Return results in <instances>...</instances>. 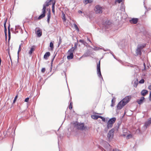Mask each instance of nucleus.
I'll return each instance as SVG.
<instances>
[{"mask_svg": "<svg viewBox=\"0 0 151 151\" xmlns=\"http://www.w3.org/2000/svg\"><path fill=\"white\" fill-rule=\"evenodd\" d=\"M53 0H47L46 1L45 3V4H43V7L42 10V14L38 18V19H41L45 17L46 12L45 11L46 6H47L49 5H50L51 4V2H52V3Z\"/></svg>", "mask_w": 151, "mask_h": 151, "instance_id": "f257e3e1", "label": "nucleus"}, {"mask_svg": "<svg viewBox=\"0 0 151 151\" xmlns=\"http://www.w3.org/2000/svg\"><path fill=\"white\" fill-rule=\"evenodd\" d=\"M73 124L74 127L79 130H83L86 128L83 123H80L76 122H74Z\"/></svg>", "mask_w": 151, "mask_h": 151, "instance_id": "f03ea898", "label": "nucleus"}, {"mask_svg": "<svg viewBox=\"0 0 151 151\" xmlns=\"http://www.w3.org/2000/svg\"><path fill=\"white\" fill-rule=\"evenodd\" d=\"M116 119L115 117H113L110 119L107 123V127L108 129L111 128L113 124L115 122Z\"/></svg>", "mask_w": 151, "mask_h": 151, "instance_id": "7ed1b4c3", "label": "nucleus"}, {"mask_svg": "<svg viewBox=\"0 0 151 151\" xmlns=\"http://www.w3.org/2000/svg\"><path fill=\"white\" fill-rule=\"evenodd\" d=\"M94 10L96 14H101L103 12V8L99 5L95 6Z\"/></svg>", "mask_w": 151, "mask_h": 151, "instance_id": "20e7f679", "label": "nucleus"}, {"mask_svg": "<svg viewBox=\"0 0 151 151\" xmlns=\"http://www.w3.org/2000/svg\"><path fill=\"white\" fill-rule=\"evenodd\" d=\"M114 128L111 129L109 132L107 134V137L109 139H112L114 134Z\"/></svg>", "mask_w": 151, "mask_h": 151, "instance_id": "39448f33", "label": "nucleus"}, {"mask_svg": "<svg viewBox=\"0 0 151 151\" xmlns=\"http://www.w3.org/2000/svg\"><path fill=\"white\" fill-rule=\"evenodd\" d=\"M97 71L98 76L100 77H101L102 79L103 80L100 70V61H99V63L97 65Z\"/></svg>", "mask_w": 151, "mask_h": 151, "instance_id": "423d86ee", "label": "nucleus"}, {"mask_svg": "<svg viewBox=\"0 0 151 151\" xmlns=\"http://www.w3.org/2000/svg\"><path fill=\"white\" fill-rule=\"evenodd\" d=\"M131 97L129 96H127L125 97L121 101L123 103L125 104V105L129 101Z\"/></svg>", "mask_w": 151, "mask_h": 151, "instance_id": "0eeeda50", "label": "nucleus"}, {"mask_svg": "<svg viewBox=\"0 0 151 151\" xmlns=\"http://www.w3.org/2000/svg\"><path fill=\"white\" fill-rule=\"evenodd\" d=\"M125 105V104L123 103L122 101H120L117 106V109H121Z\"/></svg>", "mask_w": 151, "mask_h": 151, "instance_id": "6e6552de", "label": "nucleus"}, {"mask_svg": "<svg viewBox=\"0 0 151 151\" xmlns=\"http://www.w3.org/2000/svg\"><path fill=\"white\" fill-rule=\"evenodd\" d=\"M68 53L69 54L67 56V58L68 60H71L73 59V52H69Z\"/></svg>", "mask_w": 151, "mask_h": 151, "instance_id": "1a4fd4ad", "label": "nucleus"}, {"mask_svg": "<svg viewBox=\"0 0 151 151\" xmlns=\"http://www.w3.org/2000/svg\"><path fill=\"white\" fill-rule=\"evenodd\" d=\"M138 19L137 18H132L129 21L130 22L133 24H136L137 23Z\"/></svg>", "mask_w": 151, "mask_h": 151, "instance_id": "9d476101", "label": "nucleus"}, {"mask_svg": "<svg viewBox=\"0 0 151 151\" xmlns=\"http://www.w3.org/2000/svg\"><path fill=\"white\" fill-rule=\"evenodd\" d=\"M142 65H143V68H141L140 69V70H141L142 71H144L148 69L149 68V66H148L146 67L145 66V63H144Z\"/></svg>", "mask_w": 151, "mask_h": 151, "instance_id": "9b49d317", "label": "nucleus"}, {"mask_svg": "<svg viewBox=\"0 0 151 151\" xmlns=\"http://www.w3.org/2000/svg\"><path fill=\"white\" fill-rule=\"evenodd\" d=\"M50 55V52H47L45 54L44 56V58L45 60H47Z\"/></svg>", "mask_w": 151, "mask_h": 151, "instance_id": "f8f14e48", "label": "nucleus"}, {"mask_svg": "<svg viewBox=\"0 0 151 151\" xmlns=\"http://www.w3.org/2000/svg\"><path fill=\"white\" fill-rule=\"evenodd\" d=\"M150 124L148 121L146 122L145 123V124L143 126L144 129L145 130L146 129L147 127H148Z\"/></svg>", "mask_w": 151, "mask_h": 151, "instance_id": "ddd939ff", "label": "nucleus"}, {"mask_svg": "<svg viewBox=\"0 0 151 151\" xmlns=\"http://www.w3.org/2000/svg\"><path fill=\"white\" fill-rule=\"evenodd\" d=\"M90 51L89 50H88L83 55V56L80 58L83 57H86L88 56L89 55Z\"/></svg>", "mask_w": 151, "mask_h": 151, "instance_id": "4468645a", "label": "nucleus"}, {"mask_svg": "<svg viewBox=\"0 0 151 151\" xmlns=\"http://www.w3.org/2000/svg\"><path fill=\"white\" fill-rule=\"evenodd\" d=\"M144 99H145V98L144 97H143V96L139 100H138L137 102H138V104H142V103Z\"/></svg>", "mask_w": 151, "mask_h": 151, "instance_id": "2eb2a0df", "label": "nucleus"}, {"mask_svg": "<svg viewBox=\"0 0 151 151\" xmlns=\"http://www.w3.org/2000/svg\"><path fill=\"white\" fill-rule=\"evenodd\" d=\"M142 95L144 96L148 93V91L146 90H143L141 92Z\"/></svg>", "mask_w": 151, "mask_h": 151, "instance_id": "dca6fc26", "label": "nucleus"}, {"mask_svg": "<svg viewBox=\"0 0 151 151\" xmlns=\"http://www.w3.org/2000/svg\"><path fill=\"white\" fill-rule=\"evenodd\" d=\"M145 45H146L145 44L140 45H137V47L141 50L145 46Z\"/></svg>", "mask_w": 151, "mask_h": 151, "instance_id": "f3484780", "label": "nucleus"}, {"mask_svg": "<svg viewBox=\"0 0 151 151\" xmlns=\"http://www.w3.org/2000/svg\"><path fill=\"white\" fill-rule=\"evenodd\" d=\"M36 34L37 37H40L42 35V32L40 30H38L36 32Z\"/></svg>", "mask_w": 151, "mask_h": 151, "instance_id": "a211bd4d", "label": "nucleus"}, {"mask_svg": "<svg viewBox=\"0 0 151 151\" xmlns=\"http://www.w3.org/2000/svg\"><path fill=\"white\" fill-rule=\"evenodd\" d=\"M141 50L140 49L137 47L136 51V54L137 55H141Z\"/></svg>", "mask_w": 151, "mask_h": 151, "instance_id": "6ab92c4d", "label": "nucleus"}, {"mask_svg": "<svg viewBox=\"0 0 151 151\" xmlns=\"http://www.w3.org/2000/svg\"><path fill=\"white\" fill-rule=\"evenodd\" d=\"M35 46H33L30 48V50L29 52V55H31L32 52L35 50Z\"/></svg>", "mask_w": 151, "mask_h": 151, "instance_id": "aec40b11", "label": "nucleus"}, {"mask_svg": "<svg viewBox=\"0 0 151 151\" xmlns=\"http://www.w3.org/2000/svg\"><path fill=\"white\" fill-rule=\"evenodd\" d=\"M76 44H75L74 47H72L69 50V52H73L74 51L76 48Z\"/></svg>", "mask_w": 151, "mask_h": 151, "instance_id": "412c9836", "label": "nucleus"}, {"mask_svg": "<svg viewBox=\"0 0 151 151\" xmlns=\"http://www.w3.org/2000/svg\"><path fill=\"white\" fill-rule=\"evenodd\" d=\"M10 24L9 25L8 28V37H9V39L8 40H9L10 39V37H11V33L10 32Z\"/></svg>", "mask_w": 151, "mask_h": 151, "instance_id": "4be33fe9", "label": "nucleus"}, {"mask_svg": "<svg viewBox=\"0 0 151 151\" xmlns=\"http://www.w3.org/2000/svg\"><path fill=\"white\" fill-rule=\"evenodd\" d=\"M138 79H137L135 80L134 82L133 86L135 87H137L138 84Z\"/></svg>", "mask_w": 151, "mask_h": 151, "instance_id": "5701e85b", "label": "nucleus"}, {"mask_svg": "<svg viewBox=\"0 0 151 151\" xmlns=\"http://www.w3.org/2000/svg\"><path fill=\"white\" fill-rule=\"evenodd\" d=\"M93 0H86L84 1L83 2L85 4H87L88 3H92Z\"/></svg>", "mask_w": 151, "mask_h": 151, "instance_id": "b1692460", "label": "nucleus"}, {"mask_svg": "<svg viewBox=\"0 0 151 151\" xmlns=\"http://www.w3.org/2000/svg\"><path fill=\"white\" fill-rule=\"evenodd\" d=\"M55 1H54L52 4V11L53 13L54 14L55 13Z\"/></svg>", "mask_w": 151, "mask_h": 151, "instance_id": "393cba45", "label": "nucleus"}, {"mask_svg": "<svg viewBox=\"0 0 151 151\" xmlns=\"http://www.w3.org/2000/svg\"><path fill=\"white\" fill-rule=\"evenodd\" d=\"M120 9L122 11H125V6L124 4H121Z\"/></svg>", "mask_w": 151, "mask_h": 151, "instance_id": "a878e982", "label": "nucleus"}, {"mask_svg": "<svg viewBox=\"0 0 151 151\" xmlns=\"http://www.w3.org/2000/svg\"><path fill=\"white\" fill-rule=\"evenodd\" d=\"M103 50L104 51H109V52L112 54V55H113V56L115 58V56L114 55V54H113L112 52L109 49H103Z\"/></svg>", "mask_w": 151, "mask_h": 151, "instance_id": "bb28decb", "label": "nucleus"}, {"mask_svg": "<svg viewBox=\"0 0 151 151\" xmlns=\"http://www.w3.org/2000/svg\"><path fill=\"white\" fill-rule=\"evenodd\" d=\"M56 55V54L53 57V58L52 59V60L51 61V67H50V68L51 69L52 68L53 62V60H54V59H55V58Z\"/></svg>", "mask_w": 151, "mask_h": 151, "instance_id": "cd10ccee", "label": "nucleus"}, {"mask_svg": "<svg viewBox=\"0 0 151 151\" xmlns=\"http://www.w3.org/2000/svg\"><path fill=\"white\" fill-rule=\"evenodd\" d=\"M103 49V48H102L100 47H95L94 48H93V49L95 50V51H96L98 50H99L101 49Z\"/></svg>", "mask_w": 151, "mask_h": 151, "instance_id": "c85d7f7f", "label": "nucleus"}, {"mask_svg": "<svg viewBox=\"0 0 151 151\" xmlns=\"http://www.w3.org/2000/svg\"><path fill=\"white\" fill-rule=\"evenodd\" d=\"M61 42H62V40H61V37H60L59 38V42H58V47H59L60 46V44H61Z\"/></svg>", "mask_w": 151, "mask_h": 151, "instance_id": "c756f323", "label": "nucleus"}, {"mask_svg": "<svg viewBox=\"0 0 151 151\" xmlns=\"http://www.w3.org/2000/svg\"><path fill=\"white\" fill-rule=\"evenodd\" d=\"M4 33L5 34V36H6V38H7V29L6 27H4Z\"/></svg>", "mask_w": 151, "mask_h": 151, "instance_id": "7c9ffc66", "label": "nucleus"}, {"mask_svg": "<svg viewBox=\"0 0 151 151\" xmlns=\"http://www.w3.org/2000/svg\"><path fill=\"white\" fill-rule=\"evenodd\" d=\"M99 117H100V116H99L94 115L93 116V118L94 119H97L98 118H99Z\"/></svg>", "mask_w": 151, "mask_h": 151, "instance_id": "2f4dec72", "label": "nucleus"}, {"mask_svg": "<svg viewBox=\"0 0 151 151\" xmlns=\"http://www.w3.org/2000/svg\"><path fill=\"white\" fill-rule=\"evenodd\" d=\"M47 19H50L51 17V13H50V11L48 13L47 15Z\"/></svg>", "mask_w": 151, "mask_h": 151, "instance_id": "473e14b6", "label": "nucleus"}, {"mask_svg": "<svg viewBox=\"0 0 151 151\" xmlns=\"http://www.w3.org/2000/svg\"><path fill=\"white\" fill-rule=\"evenodd\" d=\"M15 135V132L14 131V132H12V133H11V135H10V136L12 137H13Z\"/></svg>", "mask_w": 151, "mask_h": 151, "instance_id": "72a5a7b5", "label": "nucleus"}, {"mask_svg": "<svg viewBox=\"0 0 151 151\" xmlns=\"http://www.w3.org/2000/svg\"><path fill=\"white\" fill-rule=\"evenodd\" d=\"M50 47L52 49L53 47V45L52 42H50Z\"/></svg>", "mask_w": 151, "mask_h": 151, "instance_id": "f704fd0d", "label": "nucleus"}, {"mask_svg": "<svg viewBox=\"0 0 151 151\" xmlns=\"http://www.w3.org/2000/svg\"><path fill=\"white\" fill-rule=\"evenodd\" d=\"M144 80L143 79H142L139 81V83H144Z\"/></svg>", "mask_w": 151, "mask_h": 151, "instance_id": "c9c22d12", "label": "nucleus"}, {"mask_svg": "<svg viewBox=\"0 0 151 151\" xmlns=\"http://www.w3.org/2000/svg\"><path fill=\"white\" fill-rule=\"evenodd\" d=\"M17 97H18V96L17 95L15 96V98L13 100V103H14L16 101V99H17Z\"/></svg>", "mask_w": 151, "mask_h": 151, "instance_id": "e433bc0d", "label": "nucleus"}, {"mask_svg": "<svg viewBox=\"0 0 151 151\" xmlns=\"http://www.w3.org/2000/svg\"><path fill=\"white\" fill-rule=\"evenodd\" d=\"M99 118L102 119V121H103L104 122L105 121V119L103 117L100 116Z\"/></svg>", "mask_w": 151, "mask_h": 151, "instance_id": "4c0bfd02", "label": "nucleus"}, {"mask_svg": "<svg viewBox=\"0 0 151 151\" xmlns=\"http://www.w3.org/2000/svg\"><path fill=\"white\" fill-rule=\"evenodd\" d=\"M69 108L70 109H71L72 108V103L71 102L70 103Z\"/></svg>", "mask_w": 151, "mask_h": 151, "instance_id": "58836bf2", "label": "nucleus"}, {"mask_svg": "<svg viewBox=\"0 0 151 151\" xmlns=\"http://www.w3.org/2000/svg\"><path fill=\"white\" fill-rule=\"evenodd\" d=\"M79 42H81L83 44H84V43L85 42L83 40H80L79 41Z\"/></svg>", "mask_w": 151, "mask_h": 151, "instance_id": "ea45409f", "label": "nucleus"}, {"mask_svg": "<svg viewBox=\"0 0 151 151\" xmlns=\"http://www.w3.org/2000/svg\"><path fill=\"white\" fill-rule=\"evenodd\" d=\"M45 71V68H42L41 70V72L42 73H44Z\"/></svg>", "mask_w": 151, "mask_h": 151, "instance_id": "a19ab883", "label": "nucleus"}, {"mask_svg": "<svg viewBox=\"0 0 151 151\" xmlns=\"http://www.w3.org/2000/svg\"><path fill=\"white\" fill-rule=\"evenodd\" d=\"M74 26V27H75V28H76V30H79V29H78L77 25L76 24H75Z\"/></svg>", "mask_w": 151, "mask_h": 151, "instance_id": "79ce46f5", "label": "nucleus"}, {"mask_svg": "<svg viewBox=\"0 0 151 151\" xmlns=\"http://www.w3.org/2000/svg\"><path fill=\"white\" fill-rule=\"evenodd\" d=\"M29 98H26L24 100V101L26 102H27L29 101Z\"/></svg>", "mask_w": 151, "mask_h": 151, "instance_id": "37998d69", "label": "nucleus"}, {"mask_svg": "<svg viewBox=\"0 0 151 151\" xmlns=\"http://www.w3.org/2000/svg\"><path fill=\"white\" fill-rule=\"evenodd\" d=\"M6 21L5 20L4 21V27H6Z\"/></svg>", "mask_w": 151, "mask_h": 151, "instance_id": "c03bdc74", "label": "nucleus"}, {"mask_svg": "<svg viewBox=\"0 0 151 151\" xmlns=\"http://www.w3.org/2000/svg\"><path fill=\"white\" fill-rule=\"evenodd\" d=\"M122 0H116V1H118L119 3H120L122 2Z\"/></svg>", "mask_w": 151, "mask_h": 151, "instance_id": "a18cd8bd", "label": "nucleus"}, {"mask_svg": "<svg viewBox=\"0 0 151 151\" xmlns=\"http://www.w3.org/2000/svg\"><path fill=\"white\" fill-rule=\"evenodd\" d=\"M21 48H20V47H19V50H18V52H17V53H18V55L19 54V52L21 51Z\"/></svg>", "mask_w": 151, "mask_h": 151, "instance_id": "49530a36", "label": "nucleus"}, {"mask_svg": "<svg viewBox=\"0 0 151 151\" xmlns=\"http://www.w3.org/2000/svg\"><path fill=\"white\" fill-rule=\"evenodd\" d=\"M149 99L150 100H151V92L150 93V96H149Z\"/></svg>", "mask_w": 151, "mask_h": 151, "instance_id": "de8ad7c7", "label": "nucleus"}, {"mask_svg": "<svg viewBox=\"0 0 151 151\" xmlns=\"http://www.w3.org/2000/svg\"><path fill=\"white\" fill-rule=\"evenodd\" d=\"M148 122L151 124V118H150V119L148 121Z\"/></svg>", "mask_w": 151, "mask_h": 151, "instance_id": "09e8293b", "label": "nucleus"}, {"mask_svg": "<svg viewBox=\"0 0 151 151\" xmlns=\"http://www.w3.org/2000/svg\"><path fill=\"white\" fill-rule=\"evenodd\" d=\"M78 12L79 13H82V12L81 11V10L78 11Z\"/></svg>", "mask_w": 151, "mask_h": 151, "instance_id": "8fccbe9b", "label": "nucleus"}, {"mask_svg": "<svg viewBox=\"0 0 151 151\" xmlns=\"http://www.w3.org/2000/svg\"><path fill=\"white\" fill-rule=\"evenodd\" d=\"M113 101V99H112V101H111L112 104H111V106H112V107L113 106V103H112Z\"/></svg>", "mask_w": 151, "mask_h": 151, "instance_id": "3c124183", "label": "nucleus"}, {"mask_svg": "<svg viewBox=\"0 0 151 151\" xmlns=\"http://www.w3.org/2000/svg\"><path fill=\"white\" fill-rule=\"evenodd\" d=\"M50 20V19H47V22H48V23H49Z\"/></svg>", "mask_w": 151, "mask_h": 151, "instance_id": "603ef678", "label": "nucleus"}, {"mask_svg": "<svg viewBox=\"0 0 151 151\" xmlns=\"http://www.w3.org/2000/svg\"><path fill=\"white\" fill-rule=\"evenodd\" d=\"M148 88L150 89L151 90V85L149 86Z\"/></svg>", "mask_w": 151, "mask_h": 151, "instance_id": "864d4df0", "label": "nucleus"}, {"mask_svg": "<svg viewBox=\"0 0 151 151\" xmlns=\"http://www.w3.org/2000/svg\"><path fill=\"white\" fill-rule=\"evenodd\" d=\"M63 18H64V20H66V19H65V17L64 16H63Z\"/></svg>", "mask_w": 151, "mask_h": 151, "instance_id": "5fc2aeb1", "label": "nucleus"}, {"mask_svg": "<svg viewBox=\"0 0 151 151\" xmlns=\"http://www.w3.org/2000/svg\"><path fill=\"white\" fill-rule=\"evenodd\" d=\"M119 126H118V127H117V130H118V128H119Z\"/></svg>", "mask_w": 151, "mask_h": 151, "instance_id": "6e6d98bb", "label": "nucleus"}, {"mask_svg": "<svg viewBox=\"0 0 151 151\" xmlns=\"http://www.w3.org/2000/svg\"><path fill=\"white\" fill-rule=\"evenodd\" d=\"M21 44L20 45H19V47H20V48L21 47Z\"/></svg>", "mask_w": 151, "mask_h": 151, "instance_id": "4d7b16f0", "label": "nucleus"}, {"mask_svg": "<svg viewBox=\"0 0 151 151\" xmlns=\"http://www.w3.org/2000/svg\"><path fill=\"white\" fill-rule=\"evenodd\" d=\"M9 57H10V60H11V62H12V60H11V59L10 56H9Z\"/></svg>", "mask_w": 151, "mask_h": 151, "instance_id": "13d9d810", "label": "nucleus"}, {"mask_svg": "<svg viewBox=\"0 0 151 151\" xmlns=\"http://www.w3.org/2000/svg\"><path fill=\"white\" fill-rule=\"evenodd\" d=\"M111 151H114V150H111Z\"/></svg>", "mask_w": 151, "mask_h": 151, "instance_id": "bf43d9fd", "label": "nucleus"}, {"mask_svg": "<svg viewBox=\"0 0 151 151\" xmlns=\"http://www.w3.org/2000/svg\"><path fill=\"white\" fill-rule=\"evenodd\" d=\"M8 131H7V132L8 133Z\"/></svg>", "mask_w": 151, "mask_h": 151, "instance_id": "052dcab7", "label": "nucleus"}, {"mask_svg": "<svg viewBox=\"0 0 151 151\" xmlns=\"http://www.w3.org/2000/svg\"><path fill=\"white\" fill-rule=\"evenodd\" d=\"M129 135H127V137H129Z\"/></svg>", "mask_w": 151, "mask_h": 151, "instance_id": "680f3d73", "label": "nucleus"}, {"mask_svg": "<svg viewBox=\"0 0 151 151\" xmlns=\"http://www.w3.org/2000/svg\"><path fill=\"white\" fill-rule=\"evenodd\" d=\"M15 27H16V28H15V29H16V26H15Z\"/></svg>", "mask_w": 151, "mask_h": 151, "instance_id": "e2e57ef3", "label": "nucleus"}]
</instances>
